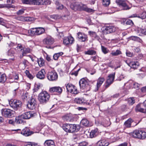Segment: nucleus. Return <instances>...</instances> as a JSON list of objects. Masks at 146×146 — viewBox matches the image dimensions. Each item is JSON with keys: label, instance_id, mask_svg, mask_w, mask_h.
I'll use <instances>...</instances> for the list:
<instances>
[{"label": "nucleus", "instance_id": "a211bd4d", "mask_svg": "<svg viewBox=\"0 0 146 146\" xmlns=\"http://www.w3.org/2000/svg\"><path fill=\"white\" fill-rule=\"evenodd\" d=\"M34 114L32 112H26L21 115V117L23 119H28L33 117Z\"/></svg>", "mask_w": 146, "mask_h": 146}, {"label": "nucleus", "instance_id": "a878e982", "mask_svg": "<svg viewBox=\"0 0 146 146\" xmlns=\"http://www.w3.org/2000/svg\"><path fill=\"white\" fill-rule=\"evenodd\" d=\"M62 119L67 121H73L72 117L70 114H67L63 116Z\"/></svg>", "mask_w": 146, "mask_h": 146}, {"label": "nucleus", "instance_id": "6e6d98bb", "mask_svg": "<svg viewBox=\"0 0 146 146\" xmlns=\"http://www.w3.org/2000/svg\"><path fill=\"white\" fill-rule=\"evenodd\" d=\"M13 75L14 77V80H18L19 79V75L15 73H13Z\"/></svg>", "mask_w": 146, "mask_h": 146}, {"label": "nucleus", "instance_id": "864d4df0", "mask_svg": "<svg viewBox=\"0 0 146 146\" xmlns=\"http://www.w3.org/2000/svg\"><path fill=\"white\" fill-rule=\"evenodd\" d=\"M14 52L12 50H9L8 52V55L9 56H12L14 55Z\"/></svg>", "mask_w": 146, "mask_h": 146}, {"label": "nucleus", "instance_id": "39448f33", "mask_svg": "<svg viewBox=\"0 0 146 146\" xmlns=\"http://www.w3.org/2000/svg\"><path fill=\"white\" fill-rule=\"evenodd\" d=\"M9 104L11 107L16 110L21 107L22 105V103L21 101L16 100H11L9 102Z\"/></svg>", "mask_w": 146, "mask_h": 146}, {"label": "nucleus", "instance_id": "79ce46f5", "mask_svg": "<svg viewBox=\"0 0 146 146\" xmlns=\"http://www.w3.org/2000/svg\"><path fill=\"white\" fill-rule=\"evenodd\" d=\"M128 104L130 105H132L135 102V100L134 97L130 98L127 99Z\"/></svg>", "mask_w": 146, "mask_h": 146}, {"label": "nucleus", "instance_id": "8fccbe9b", "mask_svg": "<svg viewBox=\"0 0 146 146\" xmlns=\"http://www.w3.org/2000/svg\"><path fill=\"white\" fill-rule=\"evenodd\" d=\"M101 48L102 52L105 54H106L108 53L109 50L107 48L103 46H101Z\"/></svg>", "mask_w": 146, "mask_h": 146}, {"label": "nucleus", "instance_id": "4d7b16f0", "mask_svg": "<svg viewBox=\"0 0 146 146\" xmlns=\"http://www.w3.org/2000/svg\"><path fill=\"white\" fill-rule=\"evenodd\" d=\"M87 145V143L85 141H83L79 143V146H86Z\"/></svg>", "mask_w": 146, "mask_h": 146}, {"label": "nucleus", "instance_id": "09e8293b", "mask_svg": "<svg viewBox=\"0 0 146 146\" xmlns=\"http://www.w3.org/2000/svg\"><path fill=\"white\" fill-rule=\"evenodd\" d=\"M70 93H71L72 94H77L78 93V92L77 91L76 87L75 86H74L73 87V88L72 89V90L71 91H70Z\"/></svg>", "mask_w": 146, "mask_h": 146}, {"label": "nucleus", "instance_id": "5fc2aeb1", "mask_svg": "<svg viewBox=\"0 0 146 146\" xmlns=\"http://www.w3.org/2000/svg\"><path fill=\"white\" fill-rule=\"evenodd\" d=\"M124 24H126V25H131L133 24L132 21L130 20H128L127 21H125L124 22Z\"/></svg>", "mask_w": 146, "mask_h": 146}, {"label": "nucleus", "instance_id": "f704fd0d", "mask_svg": "<svg viewBox=\"0 0 146 146\" xmlns=\"http://www.w3.org/2000/svg\"><path fill=\"white\" fill-rule=\"evenodd\" d=\"M35 0H22L23 3L25 4L34 5Z\"/></svg>", "mask_w": 146, "mask_h": 146}, {"label": "nucleus", "instance_id": "393cba45", "mask_svg": "<svg viewBox=\"0 0 146 146\" xmlns=\"http://www.w3.org/2000/svg\"><path fill=\"white\" fill-rule=\"evenodd\" d=\"M104 80L105 79L103 78L100 77L98 79L97 83V89L96 91L98 90L99 88L101 86Z\"/></svg>", "mask_w": 146, "mask_h": 146}, {"label": "nucleus", "instance_id": "2f4dec72", "mask_svg": "<svg viewBox=\"0 0 146 146\" xmlns=\"http://www.w3.org/2000/svg\"><path fill=\"white\" fill-rule=\"evenodd\" d=\"M98 134L97 130L95 129L92 130L90 132V134L91 138H92L96 137Z\"/></svg>", "mask_w": 146, "mask_h": 146}, {"label": "nucleus", "instance_id": "2eb2a0df", "mask_svg": "<svg viewBox=\"0 0 146 146\" xmlns=\"http://www.w3.org/2000/svg\"><path fill=\"white\" fill-rule=\"evenodd\" d=\"M13 131H15L17 132L18 133H21L22 134L25 136H27L31 134L30 132L29 131V129L27 128H25L23 129L22 131L20 129H14Z\"/></svg>", "mask_w": 146, "mask_h": 146}, {"label": "nucleus", "instance_id": "0e129e2a", "mask_svg": "<svg viewBox=\"0 0 146 146\" xmlns=\"http://www.w3.org/2000/svg\"><path fill=\"white\" fill-rule=\"evenodd\" d=\"M140 31L141 32L145 35H146V30L144 29H140Z\"/></svg>", "mask_w": 146, "mask_h": 146}, {"label": "nucleus", "instance_id": "774afa93", "mask_svg": "<svg viewBox=\"0 0 146 146\" xmlns=\"http://www.w3.org/2000/svg\"><path fill=\"white\" fill-rule=\"evenodd\" d=\"M127 142H125L119 145L118 146H127Z\"/></svg>", "mask_w": 146, "mask_h": 146}, {"label": "nucleus", "instance_id": "de8ad7c7", "mask_svg": "<svg viewBox=\"0 0 146 146\" xmlns=\"http://www.w3.org/2000/svg\"><path fill=\"white\" fill-rule=\"evenodd\" d=\"M141 132L142 133L141 134V136L140 139H144L146 138V132L142 130H141Z\"/></svg>", "mask_w": 146, "mask_h": 146}, {"label": "nucleus", "instance_id": "20e7f679", "mask_svg": "<svg viewBox=\"0 0 146 146\" xmlns=\"http://www.w3.org/2000/svg\"><path fill=\"white\" fill-rule=\"evenodd\" d=\"M2 116L5 117L11 118L14 116L15 111L9 109H3L1 110Z\"/></svg>", "mask_w": 146, "mask_h": 146}, {"label": "nucleus", "instance_id": "7ed1b4c3", "mask_svg": "<svg viewBox=\"0 0 146 146\" xmlns=\"http://www.w3.org/2000/svg\"><path fill=\"white\" fill-rule=\"evenodd\" d=\"M44 32V29L42 27L31 28L28 31L29 35L30 36L40 35L43 33Z\"/></svg>", "mask_w": 146, "mask_h": 146}, {"label": "nucleus", "instance_id": "680f3d73", "mask_svg": "<svg viewBox=\"0 0 146 146\" xmlns=\"http://www.w3.org/2000/svg\"><path fill=\"white\" fill-rule=\"evenodd\" d=\"M127 56L129 57H131L133 56V53L129 51H127L126 52Z\"/></svg>", "mask_w": 146, "mask_h": 146}, {"label": "nucleus", "instance_id": "f257e3e1", "mask_svg": "<svg viewBox=\"0 0 146 146\" xmlns=\"http://www.w3.org/2000/svg\"><path fill=\"white\" fill-rule=\"evenodd\" d=\"M80 125L65 123L63 125V130L67 132L73 133L78 131L80 129Z\"/></svg>", "mask_w": 146, "mask_h": 146}, {"label": "nucleus", "instance_id": "ea45409f", "mask_svg": "<svg viewBox=\"0 0 146 146\" xmlns=\"http://www.w3.org/2000/svg\"><path fill=\"white\" fill-rule=\"evenodd\" d=\"M121 54V51L119 50H117L116 51H112L111 54L113 56H116Z\"/></svg>", "mask_w": 146, "mask_h": 146}, {"label": "nucleus", "instance_id": "4c0bfd02", "mask_svg": "<svg viewBox=\"0 0 146 146\" xmlns=\"http://www.w3.org/2000/svg\"><path fill=\"white\" fill-rule=\"evenodd\" d=\"M89 121L86 119H83L80 122L81 124L85 126H88L89 125Z\"/></svg>", "mask_w": 146, "mask_h": 146}, {"label": "nucleus", "instance_id": "cd10ccee", "mask_svg": "<svg viewBox=\"0 0 146 146\" xmlns=\"http://www.w3.org/2000/svg\"><path fill=\"white\" fill-rule=\"evenodd\" d=\"M44 146H55L54 141L51 140H46L44 143Z\"/></svg>", "mask_w": 146, "mask_h": 146}, {"label": "nucleus", "instance_id": "c85d7f7f", "mask_svg": "<svg viewBox=\"0 0 146 146\" xmlns=\"http://www.w3.org/2000/svg\"><path fill=\"white\" fill-rule=\"evenodd\" d=\"M90 36L93 37L94 38L98 40L99 39V36L97 35L96 33L93 31H89L88 32Z\"/></svg>", "mask_w": 146, "mask_h": 146}, {"label": "nucleus", "instance_id": "052dcab7", "mask_svg": "<svg viewBox=\"0 0 146 146\" xmlns=\"http://www.w3.org/2000/svg\"><path fill=\"white\" fill-rule=\"evenodd\" d=\"M64 36V34L62 32H60L58 35V38H62Z\"/></svg>", "mask_w": 146, "mask_h": 146}, {"label": "nucleus", "instance_id": "6e6552de", "mask_svg": "<svg viewBox=\"0 0 146 146\" xmlns=\"http://www.w3.org/2000/svg\"><path fill=\"white\" fill-rule=\"evenodd\" d=\"M79 85L80 88L83 89H87L88 87V81L86 78H83L81 79L79 82Z\"/></svg>", "mask_w": 146, "mask_h": 146}, {"label": "nucleus", "instance_id": "f3484780", "mask_svg": "<svg viewBox=\"0 0 146 146\" xmlns=\"http://www.w3.org/2000/svg\"><path fill=\"white\" fill-rule=\"evenodd\" d=\"M77 35L78 39L81 42H85L88 40L87 36L84 33L78 32Z\"/></svg>", "mask_w": 146, "mask_h": 146}, {"label": "nucleus", "instance_id": "dca6fc26", "mask_svg": "<svg viewBox=\"0 0 146 146\" xmlns=\"http://www.w3.org/2000/svg\"><path fill=\"white\" fill-rule=\"evenodd\" d=\"M51 93L56 92L59 94L62 93V88L59 86H55L50 88L49 90Z\"/></svg>", "mask_w": 146, "mask_h": 146}, {"label": "nucleus", "instance_id": "bf43d9fd", "mask_svg": "<svg viewBox=\"0 0 146 146\" xmlns=\"http://www.w3.org/2000/svg\"><path fill=\"white\" fill-rule=\"evenodd\" d=\"M133 87L135 88H139V85L137 83L133 82Z\"/></svg>", "mask_w": 146, "mask_h": 146}, {"label": "nucleus", "instance_id": "ddd939ff", "mask_svg": "<svg viewBox=\"0 0 146 146\" xmlns=\"http://www.w3.org/2000/svg\"><path fill=\"white\" fill-rule=\"evenodd\" d=\"M54 39L50 36H47L43 40L44 44L47 45H51L54 43Z\"/></svg>", "mask_w": 146, "mask_h": 146}, {"label": "nucleus", "instance_id": "13d9d810", "mask_svg": "<svg viewBox=\"0 0 146 146\" xmlns=\"http://www.w3.org/2000/svg\"><path fill=\"white\" fill-rule=\"evenodd\" d=\"M24 10L21 9L19 10L17 12V14L18 15H20L23 14L24 12Z\"/></svg>", "mask_w": 146, "mask_h": 146}, {"label": "nucleus", "instance_id": "69168bd1", "mask_svg": "<svg viewBox=\"0 0 146 146\" xmlns=\"http://www.w3.org/2000/svg\"><path fill=\"white\" fill-rule=\"evenodd\" d=\"M141 91L142 92L146 94V86L142 88L141 89Z\"/></svg>", "mask_w": 146, "mask_h": 146}, {"label": "nucleus", "instance_id": "49530a36", "mask_svg": "<svg viewBox=\"0 0 146 146\" xmlns=\"http://www.w3.org/2000/svg\"><path fill=\"white\" fill-rule=\"evenodd\" d=\"M137 17L143 19H145L146 17V12H143L142 14H140V15Z\"/></svg>", "mask_w": 146, "mask_h": 146}, {"label": "nucleus", "instance_id": "603ef678", "mask_svg": "<svg viewBox=\"0 0 146 146\" xmlns=\"http://www.w3.org/2000/svg\"><path fill=\"white\" fill-rule=\"evenodd\" d=\"M70 7L72 9L75 10L79 8V5L76 4L75 5H73L72 4L70 5Z\"/></svg>", "mask_w": 146, "mask_h": 146}, {"label": "nucleus", "instance_id": "c9c22d12", "mask_svg": "<svg viewBox=\"0 0 146 146\" xmlns=\"http://www.w3.org/2000/svg\"><path fill=\"white\" fill-rule=\"evenodd\" d=\"M37 62L40 67L43 66L44 65V61L42 58L38 59Z\"/></svg>", "mask_w": 146, "mask_h": 146}, {"label": "nucleus", "instance_id": "5701e85b", "mask_svg": "<svg viewBox=\"0 0 146 146\" xmlns=\"http://www.w3.org/2000/svg\"><path fill=\"white\" fill-rule=\"evenodd\" d=\"M48 2V0H35L34 5H46Z\"/></svg>", "mask_w": 146, "mask_h": 146}, {"label": "nucleus", "instance_id": "37998d69", "mask_svg": "<svg viewBox=\"0 0 146 146\" xmlns=\"http://www.w3.org/2000/svg\"><path fill=\"white\" fill-rule=\"evenodd\" d=\"M74 86H75L72 84H68L66 86L67 91L68 92H70V91H71L72 90V89L73 88V87Z\"/></svg>", "mask_w": 146, "mask_h": 146}, {"label": "nucleus", "instance_id": "9d476101", "mask_svg": "<svg viewBox=\"0 0 146 146\" xmlns=\"http://www.w3.org/2000/svg\"><path fill=\"white\" fill-rule=\"evenodd\" d=\"M74 41V38L71 36H69L64 38L63 42L64 45H68L72 44Z\"/></svg>", "mask_w": 146, "mask_h": 146}, {"label": "nucleus", "instance_id": "a19ab883", "mask_svg": "<svg viewBox=\"0 0 146 146\" xmlns=\"http://www.w3.org/2000/svg\"><path fill=\"white\" fill-rule=\"evenodd\" d=\"M96 53V51L92 50H89L85 52V54H88L91 55H95Z\"/></svg>", "mask_w": 146, "mask_h": 146}, {"label": "nucleus", "instance_id": "412c9836", "mask_svg": "<svg viewBox=\"0 0 146 146\" xmlns=\"http://www.w3.org/2000/svg\"><path fill=\"white\" fill-rule=\"evenodd\" d=\"M144 106L143 103L138 104L136 107L135 109L136 111H139L144 113H146V109L142 108Z\"/></svg>", "mask_w": 146, "mask_h": 146}, {"label": "nucleus", "instance_id": "9b49d317", "mask_svg": "<svg viewBox=\"0 0 146 146\" xmlns=\"http://www.w3.org/2000/svg\"><path fill=\"white\" fill-rule=\"evenodd\" d=\"M36 105V102L35 99L34 98H32L28 102L27 106L29 109L33 110L35 109Z\"/></svg>", "mask_w": 146, "mask_h": 146}, {"label": "nucleus", "instance_id": "72a5a7b5", "mask_svg": "<svg viewBox=\"0 0 146 146\" xmlns=\"http://www.w3.org/2000/svg\"><path fill=\"white\" fill-rule=\"evenodd\" d=\"M22 119H23V118H22L21 115L15 118V122L17 123H22L24 121Z\"/></svg>", "mask_w": 146, "mask_h": 146}, {"label": "nucleus", "instance_id": "aec40b11", "mask_svg": "<svg viewBox=\"0 0 146 146\" xmlns=\"http://www.w3.org/2000/svg\"><path fill=\"white\" fill-rule=\"evenodd\" d=\"M45 74L46 72L44 70L42 69L38 72L36 76L38 78L42 80L44 78Z\"/></svg>", "mask_w": 146, "mask_h": 146}, {"label": "nucleus", "instance_id": "4468645a", "mask_svg": "<svg viewBox=\"0 0 146 146\" xmlns=\"http://www.w3.org/2000/svg\"><path fill=\"white\" fill-rule=\"evenodd\" d=\"M17 19L19 21H27L31 22L34 21L35 20V18L30 17H24L23 16L18 17Z\"/></svg>", "mask_w": 146, "mask_h": 146}, {"label": "nucleus", "instance_id": "4be33fe9", "mask_svg": "<svg viewBox=\"0 0 146 146\" xmlns=\"http://www.w3.org/2000/svg\"><path fill=\"white\" fill-rule=\"evenodd\" d=\"M109 144V143L107 140L102 139L97 142L96 146H108Z\"/></svg>", "mask_w": 146, "mask_h": 146}, {"label": "nucleus", "instance_id": "e433bc0d", "mask_svg": "<svg viewBox=\"0 0 146 146\" xmlns=\"http://www.w3.org/2000/svg\"><path fill=\"white\" fill-rule=\"evenodd\" d=\"M63 54V53L62 52L55 53L53 56V59L55 60H57L59 56H62Z\"/></svg>", "mask_w": 146, "mask_h": 146}, {"label": "nucleus", "instance_id": "b1692460", "mask_svg": "<svg viewBox=\"0 0 146 146\" xmlns=\"http://www.w3.org/2000/svg\"><path fill=\"white\" fill-rule=\"evenodd\" d=\"M141 130H136L134 131L132 133V135L135 138L140 139L141 137V134L142 133L141 132Z\"/></svg>", "mask_w": 146, "mask_h": 146}, {"label": "nucleus", "instance_id": "338daca9", "mask_svg": "<svg viewBox=\"0 0 146 146\" xmlns=\"http://www.w3.org/2000/svg\"><path fill=\"white\" fill-rule=\"evenodd\" d=\"M17 49H20L22 50L23 49L24 47L21 44H19L17 47Z\"/></svg>", "mask_w": 146, "mask_h": 146}, {"label": "nucleus", "instance_id": "423d86ee", "mask_svg": "<svg viewBox=\"0 0 146 146\" xmlns=\"http://www.w3.org/2000/svg\"><path fill=\"white\" fill-rule=\"evenodd\" d=\"M47 79L50 81H56L58 78L57 73L54 71H52L49 72L47 75Z\"/></svg>", "mask_w": 146, "mask_h": 146}, {"label": "nucleus", "instance_id": "473e14b6", "mask_svg": "<svg viewBox=\"0 0 146 146\" xmlns=\"http://www.w3.org/2000/svg\"><path fill=\"white\" fill-rule=\"evenodd\" d=\"M82 10L88 13L93 12L94 11V10L93 9L88 7L86 5H83L82 7Z\"/></svg>", "mask_w": 146, "mask_h": 146}, {"label": "nucleus", "instance_id": "a18cd8bd", "mask_svg": "<svg viewBox=\"0 0 146 146\" xmlns=\"http://www.w3.org/2000/svg\"><path fill=\"white\" fill-rule=\"evenodd\" d=\"M110 3V0H102V4L104 6H108Z\"/></svg>", "mask_w": 146, "mask_h": 146}, {"label": "nucleus", "instance_id": "6ab92c4d", "mask_svg": "<svg viewBox=\"0 0 146 146\" xmlns=\"http://www.w3.org/2000/svg\"><path fill=\"white\" fill-rule=\"evenodd\" d=\"M127 64L131 68L134 69H137L139 65V62L137 61H131L129 63H127Z\"/></svg>", "mask_w": 146, "mask_h": 146}, {"label": "nucleus", "instance_id": "0eeeda50", "mask_svg": "<svg viewBox=\"0 0 146 146\" xmlns=\"http://www.w3.org/2000/svg\"><path fill=\"white\" fill-rule=\"evenodd\" d=\"M102 29L104 34H107L115 32L116 30V28L113 26H109L103 27Z\"/></svg>", "mask_w": 146, "mask_h": 146}, {"label": "nucleus", "instance_id": "3c124183", "mask_svg": "<svg viewBox=\"0 0 146 146\" xmlns=\"http://www.w3.org/2000/svg\"><path fill=\"white\" fill-rule=\"evenodd\" d=\"M25 73L27 76L30 79H33V76L30 73L29 71L28 70H26Z\"/></svg>", "mask_w": 146, "mask_h": 146}, {"label": "nucleus", "instance_id": "7c9ffc66", "mask_svg": "<svg viewBox=\"0 0 146 146\" xmlns=\"http://www.w3.org/2000/svg\"><path fill=\"white\" fill-rule=\"evenodd\" d=\"M133 121V120L131 118H129L124 123V125L126 127H130L131 126V124Z\"/></svg>", "mask_w": 146, "mask_h": 146}, {"label": "nucleus", "instance_id": "c756f323", "mask_svg": "<svg viewBox=\"0 0 146 146\" xmlns=\"http://www.w3.org/2000/svg\"><path fill=\"white\" fill-rule=\"evenodd\" d=\"M6 76L5 74L0 73V82L3 83L6 80Z\"/></svg>", "mask_w": 146, "mask_h": 146}, {"label": "nucleus", "instance_id": "58836bf2", "mask_svg": "<svg viewBox=\"0 0 146 146\" xmlns=\"http://www.w3.org/2000/svg\"><path fill=\"white\" fill-rule=\"evenodd\" d=\"M31 51V50L29 48L24 47L23 49V55L24 56L26 54L30 53Z\"/></svg>", "mask_w": 146, "mask_h": 146}, {"label": "nucleus", "instance_id": "f8f14e48", "mask_svg": "<svg viewBox=\"0 0 146 146\" xmlns=\"http://www.w3.org/2000/svg\"><path fill=\"white\" fill-rule=\"evenodd\" d=\"M126 0H116V2L120 6L122 7L123 10H127L130 9L125 3Z\"/></svg>", "mask_w": 146, "mask_h": 146}, {"label": "nucleus", "instance_id": "bb28decb", "mask_svg": "<svg viewBox=\"0 0 146 146\" xmlns=\"http://www.w3.org/2000/svg\"><path fill=\"white\" fill-rule=\"evenodd\" d=\"M75 103L79 104H85V100L82 98H76L74 100Z\"/></svg>", "mask_w": 146, "mask_h": 146}, {"label": "nucleus", "instance_id": "1a4fd4ad", "mask_svg": "<svg viewBox=\"0 0 146 146\" xmlns=\"http://www.w3.org/2000/svg\"><path fill=\"white\" fill-rule=\"evenodd\" d=\"M115 72L110 74L108 76L107 81V84L105 86L106 88H108L113 81L115 76Z\"/></svg>", "mask_w": 146, "mask_h": 146}, {"label": "nucleus", "instance_id": "e2e57ef3", "mask_svg": "<svg viewBox=\"0 0 146 146\" xmlns=\"http://www.w3.org/2000/svg\"><path fill=\"white\" fill-rule=\"evenodd\" d=\"M88 72L90 73L91 75H93L96 73V71L95 70L93 69L90 70Z\"/></svg>", "mask_w": 146, "mask_h": 146}, {"label": "nucleus", "instance_id": "c03bdc74", "mask_svg": "<svg viewBox=\"0 0 146 146\" xmlns=\"http://www.w3.org/2000/svg\"><path fill=\"white\" fill-rule=\"evenodd\" d=\"M56 7L58 9H62L63 8V6L62 4L60 3L58 1H56Z\"/></svg>", "mask_w": 146, "mask_h": 146}, {"label": "nucleus", "instance_id": "f03ea898", "mask_svg": "<svg viewBox=\"0 0 146 146\" xmlns=\"http://www.w3.org/2000/svg\"><path fill=\"white\" fill-rule=\"evenodd\" d=\"M49 94L46 92L44 91L39 94L38 100L40 104H44L49 100Z\"/></svg>", "mask_w": 146, "mask_h": 146}]
</instances>
